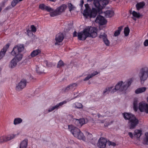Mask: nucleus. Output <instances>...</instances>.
<instances>
[{"label": "nucleus", "mask_w": 148, "mask_h": 148, "mask_svg": "<svg viewBox=\"0 0 148 148\" xmlns=\"http://www.w3.org/2000/svg\"><path fill=\"white\" fill-rule=\"evenodd\" d=\"M10 44L8 43L4 46L0 51V60L4 56L7 50L9 48Z\"/></svg>", "instance_id": "dca6fc26"}, {"label": "nucleus", "mask_w": 148, "mask_h": 148, "mask_svg": "<svg viewBox=\"0 0 148 148\" xmlns=\"http://www.w3.org/2000/svg\"><path fill=\"white\" fill-rule=\"evenodd\" d=\"M145 137L143 140V143L145 145H148V132L145 133Z\"/></svg>", "instance_id": "72a5a7b5"}, {"label": "nucleus", "mask_w": 148, "mask_h": 148, "mask_svg": "<svg viewBox=\"0 0 148 148\" xmlns=\"http://www.w3.org/2000/svg\"><path fill=\"white\" fill-rule=\"evenodd\" d=\"M67 7V5L63 4L61 6L58 8L56 10V15H60L63 12H64Z\"/></svg>", "instance_id": "4468645a"}, {"label": "nucleus", "mask_w": 148, "mask_h": 148, "mask_svg": "<svg viewBox=\"0 0 148 148\" xmlns=\"http://www.w3.org/2000/svg\"><path fill=\"white\" fill-rule=\"evenodd\" d=\"M75 108H82L83 107V106L82 104L80 103L77 102L75 103Z\"/></svg>", "instance_id": "37998d69"}, {"label": "nucleus", "mask_w": 148, "mask_h": 148, "mask_svg": "<svg viewBox=\"0 0 148 148\" xmlns=\"http://www.w3.org/2000/svg\"><path fill=\"white\" fill-rule=\"evenodd\" d=\"M132 118L128 122V126L130 129H133L138 125L139 121L135 116Z\"/></svg>", "instance_id": "423d86ee"}, {"label": "nucleus", "mask_w": 148, "mask_h": 148, "mask_svg": "<svg viewBox=\"0 0 148 148\" xmlns=\"http://www.w3.org/2000/svg\"><path fill=\"white\" fill-rule=\"evenodd\" d=\"M84 3V1L83 0H82L80 2V3L79 4V5L82 8V7L83 6V5Z\"/></svg>", "instance_id": "4d7b16f0"}, {"label": "nucleus", "mask_w": 148, "mask_h": 148, "mask_svg": "<svg viewBox=\"0 0 148 148\" xmlns=\"http://www.w3.org/2000/svg\"><path fill=\"white\" fill-rule=\"evenodd\" d=\"M63 66H64V63L63 62L62 60H60L58 64V68H60Z\"/></svg>", "instance_id": "a18cd8bd"}, {"label": "nucleus", "mask_w": 148, "mask_h": 148, "mask_svg": "<svg viewBox=\"0 0 148 148\" xmlns=\"http://www.w3.org/2000/svg\"><path fill=\"white\" fill-rule=\"evenodd\" d=\"M136 18L135 17H132V18L134 21H136Z\"/></svg>", "instance_id": "680f3d73"}, {"label": "nucleus", "mask_w": 148, "mask_h": 148, "mask_svg": "<svg viewBox=\"0 0 148 148\" xmlns=\"http://www.w3.org/2000/svg\"><path fill=\"white\" fill-rule=\"evenodd\" d=\"M77 136L75 137L77 138L78 139L84 140H85V136L83 133L80 131V132L78 133Z\"/></svg>", "instance_id": "cd10ccee"}, {"label": "nucleus", "mask_w": 148, "mask_h": 148, "mask_svg": "<svg viewBox=\"0 0 148 148\" xmlns=\"http://www.w3.org/2000/svg\"><path fill=\"white\" fill-rule=\"evenodd\" d=\"M139 109L141 112H145L147 113H148V104L140 103Z\"/></svg>", "instance_id": "f8f14e48"}, {"label": "nucleus", "mask_w": 148, "mask_h": 148, "mask_svg": "<svg viewBox=\"0 0 148 148\" xmlns=\"http://www.w3.org/2000/svg\"><path fill=\"white\" fill-rule=\"evenodd\" d=\"M144 45L145 46H148V40H146L144 42Z\"/></svg>", "instance_id": "6e6d98bb"}, {"label": "nucleus", "mask_w": 148, "mask_h": 148, "mask_svg": "<svg viewBox=\"0 0 148 148\" xmlns=\"http://www.w3.org/2000/svg\"><path fill=\"white\" fill-rule=\"evenodd\" d=\"M95 22L96 23H98L100 25H103L107 23V21L103 16L99 15L97 17L95 20Z\"/></svg>", "instance_id": "9b49d317"}, {"label": "nucleus", "mask_w": 148, "mask_h": 148, "mask_svg": "<svg viewBox=\"0 0 148 148\" xmlns=\"http://www.w3.org/2000/svg\"><path fill=\"white\" fill-rule=\"evenodd\" d=\"M71 90H74L75 89V87L77 86V84L75 83H72L69 85Z\"/></svg>", "instance_id": "ea45409f"}, {"label": "nucleus", "mask_w": 148, "mask_h": 148, "mask_svg": "<svg viewBox=\"0 0 148 148\" xmlns=\"http://www.w3.org/2000/svg\"><path fill=\"white\" fill-rule=\"evenodd\" d=\"M107 36L104 33H101L99 37L100 38H102L105 44L107 46H108L110 44V42L107 38Z\"/></svg>", "instance_id": "f3484780"}, {"label": "nucleus", "mask_w": 148, "mask_h": 148, "mask_svg": "<svg viewBox=\"0 0 148 148\" xmlns=\"http://www.w3.org/2000/svg\"><path fill=\"white\" fill-rule=\"evenodd\" d=\"M66 102L67 101H64L56 105V109H58L60 108V107L61 106L64 104L66 103Z\"/></svg>", "instance_id": "58836bf2"}, {"label": "nucleus", "mask_w": 148, "mask_h": 148, "mask_svg": "<svg viewBox=\"0 0 148 148\" xmlns=\"http://www.w3.org/2000/svg\"><path fill=\"white\" fill-rule=\"evenodd\" d=\"M64 38V34L62 33H59L57 34V37H56V46L61 45L60 44L58 43L61 42Z\"/></svg>", "instance_id": "2eb2a0df"}, {"label": "nucleus", "mask_w": 148, "mask_h": 148, "mask_svg": "<svg viewBox=\"0 0 148 148\" xmlns=\"http://www.w3.org/2000/svg\"><path fill=\"white\" fill-rule=\"evenodd\" d=\"M113 88V87L112 86L106 88L103 91V95L105 96L106 94H109L110 90H111Z\"/></svg>", "instance_id": "7c9ffc66"}, {"label": "nucleus", "mask_w": 148, "mask_h": 148, "mask_svg": "<svg viewBox=\"0 0 148 148\" xmlns=\"http://www.w3.org/2000/svg\"><path fill=\"white\" fill-rule=\"evenodd\" d=\"M142 134V132L141 130L137 129L135 130L134 135L131 132H129L128 133L129 136L132 139H136L139 140Z\"/></svg>", "instance_id": "0eeeda50"}, {"label": "nucleus", "mask_w": 148, "mask_h": 148, "mask_svg": "<svg viewBox=\"0 0 148 148\" xmlns=\"http://www.w3.org/2000/svg\"><path fill=\"white\" fill-rule=\"evenodd\" d=\"M28 143V140L25 139L22 141L20 143V148H26Z\"/></svg>", "instance_id": "b1692460"}, {"label": "nucleus", "mask_w": 148, "mask_h": 148, "mask_svg": "<svg viewBox=\"0 0 148 148\" xmlns=\"http://www.w3.org/2000/svg\"><path fill=\"white\" fill-rule=\"evenodd\" d=\"M5 142L4 136L0 137V143Z\"/></svg>", "instance_id": "5fc2aeb1"}, {"label": "nucleus", "mask_w": 148, "mask_h": 148, "mask_svg": "<svg viewBox=\"0 0 148 148\" xmlns=\"http://www.w3.org/2000/svg\"><path fill=\"white\" fill-rule=\"evenodd\" d=\"M138 76L140 79L141 83H143L148 76V69L146 68H142L140 71Z\"/></svg>", "instance_id": "20e7f679"}, {"label": "nucleus", "mask_w": 148, "mask_h": 148, "mask_svg": "<svg viewBox=\"0 0 148 148\" xmlns=\"http://www.w3.org/2000/svg\"><path fill=\"white\" fill-rule=\"evenodd\" d=\"M109 125V123H105L104 126L106 127H107Z\"/></svg>", "instance_id": "bf43d9fd"}, {"label": "nucleus", "mask_w": 148, "mask_h": 148, "mask_svg": "<svg viewBox=\"0 0 148 148\" xmlns=\"http://www.w3.org/2000/svg\"><path fill=\"white\" fill-rule=\"evenodd\" d=\"M147 89L145 87L140 88L137 89L135 91V93L136 94H138L144 92Z\"/></svg>", "instance_id": "a878e982"}, {"label": "nucleus", "mask_w": 148, "mask_h": 148, "mask_svg": "<svg viewBox=\"0 0 148 148\" xmlns=\"http://www.w3.org/2000/svg\"><path fill=\"white\" fill-rule=\"evenodd\" d=\"M1 7H0V12L1 11Z\"/></svg>", "instance_id": "69168bd1"}, {"label": "nucleus", "mask_w": 148, "mask_h": 148, "mask_svg": "<svg viewBox=\"0 0 148 148\" xmlns=\"http://www.w3.org/2000/svg\"><path fill=\"white\" fill-rule=\"evenodd\" d=\"M105 15L106 17H111L114 15V12L112 10H108L104 12Z\"/></svg>", "instance_id": "5701e85b"}, {"label": "nucleus", "mask_w": 148, "mask_h": 148, "mask_svg": "<svg viewBox=\"0 0 148 148\" xmlns=\"http://www.w3.org/2000/svg\"><path fill=\"white\" fill-rule=\"evenodd\" d=\"M72 148L71 147H69L68 148Z\"/></svg>", "instance_id": "774afa93"}, {"label": "nucleus", "mask_w": 148, "mask_h": 148, "mask_svg": "<svg viewBox=\"0 0 148 148\" xmlns=\"http://www.w3.org/2000/svg\"><path fill=\"white\" fill-rule=\"evenodd\" d=\"M31 31L34 32H35L36 31V28L34 25H32L31 26Z\"/></svg>", "instance_id": "de8ad7c7"}, {"label": "nucleus", "mask_w": 148, "mask_h": 148, "mask_svg": "<svg viewBox=\"0 0 148 148\" xmlns=\"http://www.w3.org/2000/svg\"><path fill=\"white\" fill-rule=\"evenodd\" d=\"M24 49L23 45H20L14 46L11 52V54L15 57L11 61L9 64V66L11 68H13L17 64V62L21 60L23 55L21 53Z\"/></svg>", "instance_id": "f257e3e1"}, {"label": "nucleus", "mask_w": 148, "mask_h": 148, "mask_svg": "<svg viewBox=\"0 0 148 148\" xmlns=\"http://www.w3.org/2000/svg\"><path fill=\"white\" fill-rule=\"evenodd\" d=\"M122 115L125 120H128L129 121L132 118V117L134 116L130 113L127 112H124L122 113Z\"/></svg>", "instance_id": "aec40b11"}, {"label": "nucleus", "mask_w": 148, "mask_h": 148, "mask_svg": "<svg viewBox=\"0 0 148 148\" xmlns=\"http://www.w3.org/2000/svg\"><path fill=\"white\" fill-rule=\"evenodd\" d=\"M130 29L128 27H125L124 29V33L125 36H127L128 35L130 32Z\"/></svg>", "instance_id": "c9c22d12"}, {"label": "nucleus", "mask_w": 148, "mask_h": 148, "mask_svg": "<svg viewBox=\"0 0 148 148\" xmlns=\"http://www.w3.org/2000/svg\"><path fill=\"white\" fill-rule=\"evenodd\" d=\"M109 2V0H100V4L102 7V9Z\"/></svg>", "instance_id": "c85d7f7f"}, {"label": "nucleus", "mask_w": 148, "mask_h": 148, "mask_svg": "<svg viewBox=\"0 0 148 148\" xmlns=\"http://www.w3.org/2000/svg\"><path fill=\"white\" fill-rule=\"evenodd\" d=\"M87 139L89 140H92V134L88 132H86Z\"/></svg>", "instance_id": "c03bdc74"}, {"label": "nucleus", "mask_w": 148, "mask_h": 148, "mask_svg": "<svg viewBox=\"0 0 148 148\" xmlns=\"http://www.w3.org/2000/svg\"><path fill=\"white\" fill-rule=\"evenodd\" d=\"M133 16L138 18H140L142 16V15L139 13H137L135 11H133L132 13Z\"/></svg>", "instance_id": "f704fd0d"}, {"label": "nucleus", "mask_w": 148, "mask_h": 148, "mask_svg": "<svg viewBox=\"0 0 148 148\" xmlns=\"http://www.w3.org/2000/svg\"><path fill=\"white\" fill-rule=\"evenodd\" d=\"M132 82L131 80L123 82L122 81L119 82L116 84V88L120 91L126 90L131 85Z\"/></svg>", "instance_id": "7ed1b4c3"}, {"label": "nucleus", "mask_w": 148, "mask_h": 148, "mask_svg": "<svg viewBox=\"0 0 148 148\" xmlns=\"http://www.w3.org/2000/svg\"><path fill=\"white\" fill-rule=\"evenodd\" d=\"M97 116H98V118H99L101 116L99 114H97Z\"/></svg>", "instance_id": "e2e57ef3"}, {"label": "nucleus", "mask_w": 148, "mask_h": 148, "mask_svg": "<svg viewBox=\"0 0 148 148\" xmlns=\"http://www.w3.org/2000/svg\"><path fill=\"white\" fill-rule=\"evenodd\" d=\"M123 27L121 26L119 27L118 30L114 32V35L115 36H116L119 35L120 33V32L123 29Z\"/></svg>", "instance_id": "2f4dec72"}, {"label": "nucleus", "mask_w": 148, "mask_h": 148, "mask_svg": "<svg viewBox=\"0 0 148 148\" xmlns=\"http://www.w3.org/2000/svg\"><path fill=\"white\" fill-rule=\"evenodd\" d=\"M70 116L71 117H72L73 116L72 115H70Z\"/></svg>", "instance_id": "338daca9"}, {"label": "nucleus", "mask_w": 148, "mask_h": 148, "mask_svg": "<svg viewBox=\"0 0 148 148\" xmlns=\"http://www.w3.org/2000/svg\"><path fill=\"white\" fill-rule=\"evenodd\" d=\"M85 9L84 10L83 14L84 16H87L88 15V12H90L91 10L88 4L87 3L85 5Z\"/></svg>", "instance_id": "4be33fe9"}, {"label": "nucleus", "mask_w": 148, "mask_h": 148, "mask_svg": "<svg viewBox=\"0 0 148 148\" xmlns=\"http://www.w3.org/2000/svg\"><path fill=\"white\" fill-rule=\"evenodd\" d=\"M68 128L69 130L71 132L75 137L77 136V134H78V133L80 131L79 129L72 125H69Z\"/></svg>", "instance_id": "1a4fd4ad"}, {"label": "nucleus", "mask_w": 148, "mask_h": 148, "mask_svg": "<svg viewBox=\"0 0 148 148\" xmlns=\"http://www.w3.org/2000/svg\"><path fill=\"white\" fill-rule=\"evenodd\" d=\"M107 143L108 145H112L114 146H116V143L114 142H111L109 140L107 141Z\"/></svg>", "instance_id": "09e8293b"}, {"label": "nucleus", "mask_w": 148, "mask_h": 148, "mask_svg": "<svg viewBox=\"0 0 148 148\" xmlns=\"http://www.w3.org/2000/svg\"><path fill=\"white\" fill-rule=\"evenodd\" d=\"M68 7L69 9V11L71 12L72 10H73L75 8L74 7L71 3H69L68 4Z\"/></svg>", "instance_id": "a19ab883"}, {"label": "nucleus", "mask_w": 148, "mask_h": 148, "mask_svg": "<svg viewBox=\"0 0 148 148\" xmlns=\"http://www.w3.org/2000/svg\"><path fill=\"white\" fill-rule=\"evenodd\" d=\"M27 81L25 79H23L16 85V90L18 91L22 90L26 85Z\"/></svg>", "instance_id": "6e6552de"}, {"label": "nucleus", "mask_w": 148, "mask_h": 148, "mask_svg": "<svg viewBox=\"0 0 148 148\" xmlns=\"http://www.w3.org/2000/svg\"><path fill=\"white\" fill-rule=\"evenodd\" d=\"M145 5V3L144 2H141L137 3L136 5V6L137 10H139L140 8H142Z\"/></svg>", "instance_id": "473e14b6"}, {"label": "nucleus", "mask_w": 148, "mask_h": 148, "mask_svg": "<svg viewBox=\"0 0 148 148\" xmlns=\"http://www.w3.org/2000/svg\"><path fill=\"white\" fill-rule=\"evenodd\" d=\"M32 31H31V30L29 29H28L27 30L26 32L25 33H26V34L28 35V36H29L30 35H31V34H32Z\"/></svg>", "instance_id": "864d4df0"}, {"label": "nucleus", "mask_w": 148, "mask_h": 148, "mask_svg": "<svg viewBox=\"0 0 148 148\" xmlns=\"http://www.w3.org/2000/svg\"><path fill=\"white\" fill-rule=\"evenodd\" d=\"M133 108L134 110L136 111L138 110V102L136 100H134L133 103Z\"/></svg>", "instance_id": "4c0bfd02"}, {"label": "nucleus", "mask_w": 148, "mask_h": 148, "mask_svg": "<svg viewBox=\"0 0 148 148\" xmlns=\"http://www.w3.org/2000/svg\"><path fill=\"white\" fill-rule=\"evenodd\" d=\"M39 8L42 10H45L48 12H50V15L51 17L56 16V10H54L49 6H46L44 4H41L39 5Z\"/></svg>", "instance_id": "39448f33"}, {"label": "nucleus", "mask_w": 148, "mask_h": 148, "mask_svg": "<svg viewBox=\"0 0 148 148\" xmlns=\"http://www.w3.org/2000/svg\"><path fill=\"white\" fill-rule=\"evenodd\" d=\"M11 8V6H8L6 8L7 9H10V8Z\"/></svg>", "instance_id": "052dcab7"}, {"label": "nucleus", "mask_w": 148, "mask_h": 148, "mask_svg": "<svg viewBox=\"0 0 148 148\" xmlns=\"http://www.w3.org/2000/svg\"><path fill=\"white\" fill-rule=\"evenodd\" d=\"M107 141L103 138H101L99 140L97 143L98 146L100 148H103L106 147Z\"/></svg>", "instance_id": "ddd939ff"}, {"label": "nucleus", "mask_w": 148, "mask_h": 148, "mask_svg": "<svg viewBox=\"0 0 148 148\" xmlns=\"http://www.w3.org/2000/svg\"><path fill=\"white\" fill-rule=\"evenodd\" d=\"M70 90V87L69 85L68 86L66 87L65 89H63V91L64 92H67Z\"/></svg>", "instance_id": "603ef678"}, {"label": "nucleus", "mask_w": 148, "mask_h": 148, "mask_svg": "<svg viewBox=\"0 0 148 148\" xmlns=\"http://www.w3.org/2000/svg\"><path fill=\"white\" fill-rule=\"evenodd\" d=\"M116 88V85L115 86V88L112 89V88L111 90H110V91L111 93L113 94L116 92L117 90H118V89Z\"/></svg>", "instance_id": "8fccbe9b"}, {"label": "nucleus", "mask_w": 148, "mask_h": 148, "mask_svg": "<svg viewBox=\"0 0 148 148\" xmlns=\"http://www.w3.org/2000/svg\"><path fill=\"white\" fill-rule=\"evenodd\" d=\"M15 136L16 135H14L13 134H10L7 136H4V137L5 142L10 140L13 139L14 138Z\"/></svg>", "instance_id": "393cba45"}, {"label": "nucleus", "mask_w": 148, "mask_h": 148, "mask_svg": "<svg viewBox=\"0 0 148 148\" xmlns=\"http://www.w3.org/2000/svg\"><path fill=\"white\" fill-rule=\"evenodd\" d=\"M74 123L76 126L79 127H81L83 124L86 123L84 119H81L79 120L75 119Z\"/></svg>", "instance_id": "a211bd4d"}, {"label": "nucleus", "mask_w": 148, "mask_h": 148, "mask_svg": "<svg viewBox=\"0 0 148 148\" xmlns=\"http://www.w3.org/2000/svg\"><path fill=\"white\" fill-rule=\"evenodd\" d=\"M104 122V120H102L100 122L101 123H103Z\"/></svg>", "instance_id": "0e129e2a"}, {"label": "nucleus", "mask_w": 148, "mask_h": 148, "mask_svg": "<svg viewBox=\"0 0 148 148\" xmlns=\"http://www.w3.org/2000/svg\"><path fill=\"white\" fill-rule=\"evenodd\" d=\"M19 2L18 0H13L11 2V5L12 7H14Z\"/></svg>", "instance_id": "79ce46f5"}, {"label": "nucleus", "mask_w": 148, "mask_h": 148, "mask_svg": "<svg viewBox=\"0 0 148 148\" xmlns=\"http://www.w3.org/2000/svg\"><path fill=\"white\" fill-rule=\"evenodd\" d=\"M93 4L95 7L97 9L98 11H100L102 9V7L101 6V4H100V0L99 1L98 0H94Z\"/></svg>", "instance_id": "412c9836"}, {"label": "nucleus", "mask_w": 148, "mask_h": 148, "mask_svg": "<svg viewBox=\"0 0 148 148\" xmlns=\"http://www.w3.org/2000/svg\"><path fill=\"white\" fill-rule=\"evenodd\" d=\"M56 109V106H54L53 107H50L49 109L48 110V112H50Z\"/></svg>", "instance_id": "3c124183"}, {"label": "nucleus", "mask_w": 148, "mask_h": 148, "mask_svg": "<svg viewBox=\"0 0 148 148\" xmlns=\"http://www.w3.org/2000/svg\"><path fill=\"white\" fill-rule=\"evenodd\" d=\"M36 71L38 73L40 74L43 72L44 70H42L40 67L36 66Z\"/></svg>", "instance_id": "e433bc0d"}, {"label": "nucleus", "mask_w": 148, "mask_h": 148, "mask_svg": "<svg viewBox=\"0 0 148 148\" xmlns=\"http://www.w3.org/2000/svg\"><path fill=\"white\" fill-rule=\"evenodd\" d=\"M77 32L76 31H75L73 34V37H76L77 36Z\"/></svg>", "instance_id": "13d9d810"}, {"label": "nucleus", "mask_w": 148, "mask_h": 148, "mask_svg": "<svg viewBox=\"0 0 148 148\" xmlns=\"http://www.w3.org/2000/svg\"><path fill=\"white\" fill-rule=\"evenodd\" d=\"M41 51L40 49H36L33 50L31 53L30 55L29 56V58H34L36 56L40 54Z\"/></svg>", "instance_id": "6ab92c4d"}, {"label": "nucleus", "mask_w": 148, "mask_h": 148, "mask_svg": "<svg viewBox=\"0 0 148 148\" xmlns=\"http://www.w3.org/2000/svg\"><path fill=\"white\" fill-rule=\"evenodd\" d=\"M22 119L20 118H16L14 119L13 123L14 125L20 124L22 122Z\"/></svg>", "instance_id": "c756f323"}, {"label": "nucleus", "mask_w": 148, "mask_h": 148, "mask_svg": "<svg viewBox=\"0 0 148 148\" xmlns=\"http://www.w3.org/2000/svg\"><path fill=\"white\" fill-rule=\"evenodd\" d=\"M98 10H97L95 8H92L90 12H88V15L86 16H84L86 18H87L88 16L90 18H95L97 15L98 12H99Z\"/></svg>", "instance_id": "9d476101"}, {"label": "nucleus", "mask_w": 148, "mask_h": 148, "mask_svg": "<svg viewBox=\"0 0 148 148\" xmlns=\"http://www.w3.org/2000/svg\"><path fill=\"white\" fill-rule=\"evenodd\" d=\"M98 73L96 71L90 75H88L84 79V81H87L89 79L92 78L94 76L97 75Z\"/></svg>", "instance_id": "bb28decb"}, {"label": "nucleus", "mask_w": 148, "mask_h": 148, "mask_svg": "<svg viewBox=\"0 0 148 148\" xmlns=\"http://www.w3.org/2000/svg\"><path fill=\"white\" fill-rule=\"evenodd\" d=\"M96 28L90 27L85 29L83 31L78 33L77 37L79 40H84L88 37L95 38L97 36Z\"/></svg>", "instance_id": "f03ea898"}, {"label": "nucleus", "mask_w": 148, "mask_h": 148, "mask_svg": "<svg viewBox=\"0 0 148 148\" xmlns=\"http://www.w3.org/2000/svg\"><path fill=\"white\" fill-rule=\"evenodd\" d=\"M45 63L46 64L47 66L48 67H52L53 66V65L52 63H49L47 61H45Z\"/></svg>", "instance_id": "49530a36"}]
</instances>
